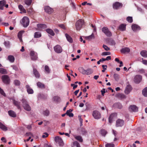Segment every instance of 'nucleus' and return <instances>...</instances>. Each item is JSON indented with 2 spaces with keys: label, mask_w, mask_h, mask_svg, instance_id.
<instances>
[{
  "label": "nucleus",
  "mask_w": 147,
  "mask_h": 147,
  "mask_svg": "<svg viewBox=\"0 0 147 147\" xmlns=\"http://www.w3.org/2000/svg\"><path fill=\"white\" fill-rule=\"evenodd\" d=\"M111 54V53L109 52H103L101 54V55L102 56L109 55Z\"/></svg>",
  "instance_id": "50"
},
{
  "label": "nucleus",
  "mask_w": 147,
  "mask_h": 147,
  "mask_svg": "<svg viewBox=\"0 0 147 147\" xmlns=\"http://www.w3.org/2000/svg\"><path fill=\"white\" fill-rule=\"evenodd\" d=\"M113 106L115 108L121 109L123 107L121 104L119 102L116 103L114 104Z\"/></svg>",
  "instance_id": "18"
},
{
  "label": "nucleus",
  "mask_w": 147,
  "mask_h": 147,
  "mask_svg": "<svg viewBox=\"0 0 147 147\" xmlns=\"http://www.w3.org/2000/svg\"><path fill=\"white\" fill-rule=\"evenodd\" d=\"M41 34L39 32H36L35 33L34 37L36 38H39L41 37Z\"/></svg>",
  "instance_id": "39"
},
{
  "label": "nucleus",
  "mask_w": 147,
  "mask_h": 147,
  "mask_svg": "<svg viewBox=\"0 0 147 147\" xmlns=\"http://www.w3.org/2000/svg\"><path fill=\"white\" fill-rule=\"evenodd\" d=\"M131 28L132 30L134 31H137L140 30V27L138 25L134 24L131 26Z\"/></svg>",
  "instance_id": "13"
},
{
  "label": "nucleus",
  "mask_w": 147,
  "mask_h": 147,
  "mask_svg": "<svg viewBox=\"0 0 147 147\" xmlns=\"http://www.w3.org/2000/svg\"><path fill=\"white\" fill-rule=\"evenodd\" d=\"M24 31H20L19 32L18 34V36L20 40L21 41H22V34L24 32Z\"/></svg>",
  "instance_id": "36"
},
{
  "label": "nucleus",
  "mask_w": 147,
  "mask_h": 147,
  "mask_svg": "<svg viewBox=\"0 0 147 147\" xmlns=\"http://www.w3.org/2000/svg\"><path fill=\"white\" fill-rule=\"evenodd\" d=\"M0 93L2 94L3 95L5 96V94L3 90L0 87Z\"/></svg>",
  "instance_id": "57"
},
{
  "label": "nucleus",
  "mask_w": 147,
  "mask_h": 147,
  "mask_svg": "<svg viewBox=\"0 0 147 147\" xmlns=\"http://www.w3.org/2000/svg\"><path fill=\"white\" fill-rule=\"evenodd\" d=\"M49 134L47 133H45L43 134L42 135V138H44L45 137H48Z\"/></svg>",
  "instance_id": "59"
},
{
  "label": "nucleus",
  "mask_w": 147,
  "mask_h": 147,
  "mask_svg": "<svg viewBox=\"0 0 147 147\" xmlns=\"http://www.w3.org/2000/svg\"><path fill=\"white\" fill-rule=\"evenodd\" d=\"M55 51L57 53H60L62 51V49L61 47L59 45H57L54 48Z\"/></svg>",
  "instance_id": "11"
},
{
  "label": "nucleus",
  "mask_w": 147,
  "mask_h": 147,
  "mask_svg": "<svg viewBox=\"0 0 147 147\" xmlns=\"http://www.w3.org/2000/svg\"><path fill=\"white\" fill-rule=\"evenodd\" d=\"M82 132L84 135H85L87 134V131L84 129H82Z\"/></svg>",
  "instance_id": "60"
},
{
  "label": "nucleus",
  "mask_w": 147,
  "mask_h": 147,
  "mask_svg": "<svg viewBox=\"0 0 147 147\" xmlns=\"http://www.w3.org/2000/svg\"><path fill=\"white\" fill-rule=\"evenodd\" d=\"M45 70L47 72L49 73L50 72V70L49 67L47 65H46L45 66Z\"/></svg>",
  "instance_id": "51"
},
{
  "label": "nucleus",
  "mask_w": 147,
  "mask_h": 147,
  "mask_svg": "<svg viewBox=\"0 0 147 147\" xmlns=\"http://www.w3.org/2000/svg\"><path fill=\"white\" fill-rule=\"evenodd\" d=\"M27 11L28 13L31 14L33 12V10L32 8L30 7L27 9Z\"/></svg>",
  "instance_id": "54"
},
{
  "label": "nucleus",
  "mask_w": 147,
  "mask_h": 147,
  "mask_svg": "<svg viewBox=\"0 0 147 147\" xmlns=\"http://www.w3.org/2000/svg\"><path fill=\"white\" fill-rule=\"evenodd\" d=\"M71 147H81L80 146L77 141H74L71 145Z\"/></svg>",
  "instance_id": "21"
},
{
  "label": "nucleus",
  "mask_w": 147,
  "mask_h": 147,
  "mask_svg": "<svg viewBox=\"0 0 147 147\" xmlns=\"http://www.w3.org/2000/svg\"><path fill=\"white\" fill-rule=\"evenodd\" d=\"M37 86L39 88H45V86L44 84L40 82H38L37 83Z\"/></svg>",
  "instance_id": "35"
},
{
  "label": "nucleus",
  "mask_w": 147,
  "mask_h": 147,
  "mask_svg": "<svg viewBox=\"0 0 147 147\" xmlns=\"http://www.w3.org/2000/svg\"><path fill=\"white\" fill-rule=\"evenodd\" d=\"M38 27L39 28H45L46 25L44 24H38L37 25Z\"/></svg>",
  "instance_id": "45"
},
{
  "label": "nucleus",
  "mask_w": 147,
  "mask_h": 147,
  "mask_svg": "<svg viewBox=\"0 0 147 147\" xmlns=\"http://www.w3.org/2000/svg\"><path fill=\"white\" fill-rule=\"evenodd\" d=\"M13 104L17 107L18 109H20V102L16 100L13 99H12Z\"/></svg>",
  "instance_id": "16"
},
{
  "label": "nucleus",
  "mask_w": 147,
  "mask_h": 147,
  "mask_svg": "<svg viewBox=\"0 0 147 147\" xmlns=\"http://www.w3.org/2000/svg\"><path fill=\"white\" fill-rule=\"evenodd\" d=\"M59 26L62 28L64 29H66V28L65 26L63 24H60L59 25Z\"/></svg>",
  "instance_id": "61"
},
{
  "label": "nucleus",
  "mask_w": 147,
  "mask_h": 147,
  "mask_svg": "<svg viewBox=\"0 0 147 147\" xmlns=\"http://www.w3.org/2000/svg\"><path fill=\"white\" fill-rule=\"evenodd\" d=\"M129 109L131 111L136 112L138 110V108L136 105H132L129 107Z\"/></svg>",
  "instance_id": "14"
},
{
  "label": "nucleus",
  "mask_w": 147,
  "mask_h": 147,
  "mask_svg": "<svg viewBox=\"0 0 147 147\" xmlns=\"http://www.w3.org/2000/svg\"><path fill=\"white\" fill-rule=\"evenodd\" d=\"M113 115L111 114V115L109 118V122L110 123H111L112 122V117Z\"/></svg>",
  "instance_id": "63"
},
{
  "label": "nucleus",
  "mask_w": 147,
  "mask_h": 147,
  "mask_svg": "<svg viewBox=\"0 0 147 147\" xmlns=\"http://www.w3.org/2000/svg\"><path fill=\"white\" fill-rule=\"evenodd\" d=\"M55 140L56 143L59 144V146H63L64 143L62 138H55Z\"/></svg>",
  "instance_id": "10"
},
{
  "label": "nucleus",
  "mask_w": 147,
  "mask_h": 147,
  "mask_svg": "<svg viewBox=\"0 0 147 147\" xmlns=\"http://www.w3.org/2000/svg\"><path fill=\"white\" fill-rule=\"evenodd\" d=\"M85 38L87 40H90L92 39L95 38V36L94 34L92 33L91 35L88 36H86Z\"/></svg>",
  "instance_id": "19"
},
{
  "label": "nucleus",
  "mask_w": 147,
  "mask_h": 147,
  "mask_svg": "<svg viewBox=\"0 0 147 147\" xmlns=\"http://www.w3.org/2000/svg\"><path fill=\"white\" fill-rule=\"evenodd\" d=\"M26 87L27 89V91L29 94H32L33 93V91L32 89L30 88L28 85H27Z\"/></svg>",
  "instance_id": "27"
},
{
  "label": "nucleus",
  "mask_w": 147,
  "mask_h": 147,
  "mask_svg": "<svg viewBox=\"0 0 147 147\" xmlns=\"http://www.w3.org/2000/svg\"><path fill=\"white\" fill-rule=\"evenodd\" d=\"M18 7L20 11H21L20 12L21 13H26V10L24 9L22 5H19L18 6Z\"/></svg>",
  "instance_id": "25"
},
{
  "label": "nucleus",
  "mask_w": 147,
  "mask_h": 147,
  "mask_svg": "<svg viewBox=\"0 0 147 147\" xmlns=\"http://www.w3.org/2000/svg\"><path fill=\"white\" fill-rule=\"evenodd\" d=\"M102 68L103 69V70L102 71V72H104L105 70L107 69V65H102Z\"/></svg>",
  "instance_id": "55"
},
{
  "label": "nucleus",
  "mask_w": 147,
  "mask_h": 147,
  "mask_svg": "<svg viewBox=\"0 0 147 147\" xmlns=\"http://www.w3.org/2000/svg\"><path fill=\"white\" fill-rule=\"evenodd\" d=\"M8 59L10 62L13 63L14 61L15 58L13 56L10 55L8 56Z\"/></svg>",
  "instance_id": "30"
},
{
  "label": "nucleus",
  "mask_w": 147,
  "mask_h": 147,
  "mask_svg": "<svg viewBox=\"0 0 147 147\" xmlns=\"http://www.w3.org/2000/svg\"><path fill=\"white\" fill-rule=\"evenodd\" d=\"M124 124V121L122 119H118L116 121V126L117 127H122Z\"/></svg>",
  "instance_id": "9"
},
{
  "label": "nucleus",
  "mask_w": 147,
  "mask_h": 147,
  "mask_svg": "<svg viewBox=\"0 0 147 147\" xmlns=\"http://www.w3.org/2000/svg\"><path fill=\"white\" fill-rule=\"evenodd\" d=\"M72 111V110L71 109H69V110H67L66 113V115H68Z\"/></svg>",
  "instance_id": "62"
},
{
  "label": "nucleus",
  "mask_w": 147,
  "mask_h": 147,
  "mask_svg": "<svg viewBox=\"0 0 147 147\" xmlns=\"http://www.w3.org/2000/svg\"><path fill=\"white\" fill-rule=\"evenodd\" d=\"M84 20L82 19H80L77 21L76 23V29L77 30H80L82 28L83 25L84 24Z\"/></svg>",
  "instance_id": "2"
},
{
  "label": "nucleus",
  "mask_w": 147,
  "mask_h": 147,
  "mask_svg": "<svg viewBox=\"0 0 147 147\" xmlns=\"http://www.w3.org/2000/svg\"><path fill=\"white\" fill-rule=\"evenodd\" d=\"M4 44L6 47H9L10 45V42L9 41H6L5 42Z\"/></svg>",
  "instance_id": "58"
},
{
  "label": "nucleus",
  "mask_w": 147,
  "mask_h": 147,
  "mask_svg": "<svg viewBox=\"0 0 147 147\" xmlns=\"http://www.w3.org/2000/svg\"><path fill=\"white\" fill-rule=\"evenodd\" d=\"M14 84L16 85L19 86L20 84V82L19 80H16L14 81Z\"/></svg>",
  "instance_id": "56"
},
{
  "label": "nucleus",
  "mask_w": 147,
  "mask_h": 147,
  "mask_svg": "<svg viewBox=\"0 0 147 147\" xmlns=\"http://www.w3.org/2000/svg\"><path fill=\"white\" fill-rule=\"evenodd\" d=\"M0 73L5 74H7V71L6 69L2 68H0Z\"/></svg>",
  "instance_id": "43"
},
{
  "label": "nucleus",
  "mask_w": 147,
  "mask_h": 147,
  "mask_svg": "<svg viewBox=\"0 0 147 147\" xmlns=\"http://www.w3.org/2000/svg\"><path fill=\"white\" fill-rule=\"evenodd\" d=\"M86 74L87 75H90L93 73V70L90 69H88L86 70Z\"/></svg>",
  "instance_id": "44"
},
{
  "label": "nucleus",
  "mask_w": 147,
  "mask_h": 147,
  "mask_svg": "<svg viewBox=\"0 0 147 147\" xmlns=\"http://www.w3.org/2000/svg\"><path fill=\"white\" fill-rule=\"evenodd\" d=\"M65 35L67 40L70 43L72 42L73 39L67 33Z\"/></svg>",
  "instance_id": "24"
},
{
  "label": "nucleus",
  "mask_w": 147,
  "mask_h": 147,
  "mask_svg": "<svg viewBox=\"0 0 147 147\" xmlns=\"http://www.w3.org/2000/svg\"><path fill=\"white\" fill-rule=\"evenodd\" d=\"M131 90V86L130 85L127 86L126 87L125 91V93L126 94H128Z\"/></svg>",
  "instance_id": "17"
},
{
  "label": "nucleus",
  "mask_w": 147,
  "mask_h": 147,
  "mask_svg": "<svg viewBox=\"0 0 147 147\" xmlns=\"http://www.w3.org/2000/svg\"><path fill=\"white\" fill-rule=\"evenodd\" d=\"M92 116L96 119H99L101 117L100 114L97 111H94L93 112Z\"/></svg>",
  "instance_id": "7"
},
{
  "label": "nucleus",
  "mask_w": 147,
  "mask_h": 147,
  "mask_svg": "<svg viewBox=\"0 0 147 147\" xmlns=\"http://www.w3.org/2000/svg\"><path fill=\"white\" fill-rule=\"evenodd\" d=\"M30 55L31 59L33 61H36L38 59L37 54V53L33 51H30Z\"/></svg>",
  "instance_id": "5"
},
{
  "label": "nucleus",
  "mask_w": 147,
  "mask_h": 147,
  "mask_svg": "<svg viewBox=\"0 0 147 147\" xmlns=\"http://www.w3.org/2000/svg\"><path fill=\"white\" fill-rule=\"evenodd\" d=\"M114 77L115 80L117 81L119 80V74H115L114 75Z\"/></svg>",
  "instance_id": "40"
},
{
  "label": "nucleus",
  "mask_w": 147,
  "mask_h": 147,
  "mask_svg": "<svg viewBox=\"0 0 147 147\" xmlns=\"http://www.w3.org/2000/svg\"><path fill=\"white\" fill-rule=\"evenodd\" d=\"M0 128L2 130L6 131L7 130V127L0 122Z\"/></svg>",
  "instance_id": "26"
},
{
  "label": "nucleus",
  "mask_w": 147,
  "mask_h": 147,
  "mask_svg": "<svg viewBox=\"0 0 147 147\" xmlns=\"http://www.w3.org/2000/svg\"><path fill=\"white\" fill-rule=\"evenodd\" d=\"M33 72L36 78H39L40 77V74L38 71L34 68H33Z\"/></svg>",
  "instance_id": "28"
},
{
  "label": "nucleus",
  "mask_w": 147,
  "mask_h": 147,
  "mask_svg": "<svg viewBox=\"0 0 147 147\" xmlns=\"http://www.w3.org/2000/svg\"><path fill=\"white\" fill-rule=\"evenodd\" d=\"M126 19L127 21L130 23H131L133 22L132 18L131 17H128Z\"/></svg>",
  "instance_id": "49"
},
{
  "label": "nucleus",
  "mask_w": 147,
  "mask_h": 147,
  "mask_svg": "<svg viewBox=\"0 0 147 147\" xmlns=\"http://www.w3.org/2000/svg\"><path fill=\"white\" fill-rule=\"evenodd\" d=\"M47 32L49 34H50L52 36H54L55 35V33L51 29H48L46 30Z\"/></svg>",
  "instance_id": "32"
},
{
  "label": "nucleus",
  "mask_w": 147,
  "mask_h": 147,
  "mask_svg": "<svg viewBox=\"0 0 147 147\" xmlns=\"http://www.w3.org/2000/svg\"><path fill=\"white\" fill-rule=\"evenodd\" d=\"M105 147H114L115 145L112 143H107L105 145Z\"/></svg>",
  "instance_id": "41"
},
{
  "label": "nucleus",
  "mask_w": 147,
  "mask_h": 147,
  "mask_svg": "<svg viewBox=\"0 0 147 147\" xmlns=\"http://www.w3.org/2000/svg\"><path fill=\"white\" fill-rule=\"evenodd\" d=\"M111 59V57L110 56H108L107 57V58L105 59L104 58H102L101 59L102 62H103L104 61H108L109 60H110Z\"/></svg>",
  "instance_id": "46"
},
{
  "label": "nucleus",
  "mask_w": 147,
  "mask_h": 147,
  "mask_svg": "<svg viewBox=\"0 0 147 147\" xmlns=\"http://www.w3.org/2000/svg\"><path fill=\"white\" fill-rule=\"evenodd\" d=\"M6 3V2L5 0H3L0 1V9L3 10V7L5 5Z\"/></svg>",
  "instance_id": "23"
},
{
  "label": "nucleus",
  "mask_w": 147,
  "mask_h": 147,
  "mask_svg": "<svg viewBox=\"0 0 147 147\" xmlns=\"http://www.w3.org/2000/svg\"><path fill=\"white\" fill-rule=\"evenodd\" d=\"M44 9L46 12L49 14H51L53 11V9L48 6L45 7Z\"/></svg>",
  "instance_id": "12"
},
{
  "label": "nucleus",
  "mask_w": 147,
  "mask_h": 147,
  "mask_svg": "<svg viewBox=\"0 0 147 147\" xmlns=\"http://www.w3.org/2000/svg\"><path fill=\"white\" fill-rule=\"evenodd\" d=\"M80 71L83 74H86V70H85L83 68L81 67L80 68Z\"/></svg>",
  "instance_id": "47"
},
{
  "label": "nucleus",
  "mask_w": 147,
  "mask_h": 147,
  "mask_svg": "<svg viewBox=\"0 0 147 147\" xmlns=\"http://www.w3.org/2000/svg\"><path fill=\"white\" fill-rule=\"evenodd\" d=\"M130 51V49L128 47H125L122 49L121 51L122 53H128Z\"/></svg>",
  "instance_id": "20"
},
{
  "label": "nucleus",
  "mask_w": 147,
  "mask_h": 147,
  "mask_svg": "<svg viewBox=\"0 0 147 147\" xmlns=\"http://www.w3.org/2000/svg\"><path fill=\"white\" fill-rule=\"evenodd\" d=\"M9 115L11 117H16V114L13 111L10 110L8 111Z\"/></svg>",
  "instance_id": "22"
},
{
  "label": "nucleus",
  "mask_w": 147,
  "mask_h": 147,
  "mask_svg": "<svg viewBox=\"0 0 147 147\" xmlns=\"http://www.w3.org/2000/svg\"><path fill=\"white\" fill-rule=\"evenodd\" d=\"M103 47L107 51H109L110 50L109 47H108L107 45H103Z\"/></svg>",
  "instance_id": "52"
},
{
  "label": "nucleus",
  "mask_w": 147,
  "mask_h": 147,
  "mask_svg": "<svg viewBox=\"0 0 147 147\" xmlns=\"http://www.w3.org/2000/svg\"><path fill=\"white\" fill-rule=\"evenodd\" d=\"M22 105L24 109L26 111H29L31 110V108L26 99L23 98L21 100Z\"/></svg>",
  "instance_id": "1"
},
{
  "label": "nucleus",
  "mask_w": 147,
  "mask_h": 147,
  "mask_svg": "<svg viewBox=\"0 0 147 147\" xmlns=\"http://www.w3.org/2000/svg\"><path fill=\"white\" fill-rule=\"evenodd\" d=\"M142 62L144 64L147 65V60H142Z\"/></svg>",
  "instance_id": "64"
},
{
  "label": "nucleus",
  "mask_w": 147,
  "mask_h": 147,
  "mask_svg": "<svg viewBox=\"0 0 147 147\" xmlns=\"http://www.w3.org/2000/svg\"><path fill=\"white\" fill-rule=\"evenodd\" d=\"M141 55L144 57H147V51H142L140 52Z\"/></svg>",
  "instance_id": "31"
},
{
  "label": "nucleus",
  "mask_w": 147,
  "mask_h": 147,
  "mask_svg": "<svg viewBox=\"0 0 147 147\" xmlns=\"http://www.w3.org/2000/svg\"><path fill=\"white\" fill-rule=\"evenodd\" d=\"M102 31L107 36H111L112 35L111 32L107 27H104L102 28Z\"/></svg>",
  "instance_id": "6"
},
{
  "label": "nucleus",
  "mask_w": 147,
  "mask_h": 147,
  "mask_svg": "<svg viewBox=\"0 0 147 147\" xmlns=\"http://www.w3.org/2000/svg\"><path fill=\"white\" fill-rule=\"evenodd\" d=\"M78 118L80 123V126H81L82 125L83 119H82L81 116H79Z\"/></svg>",
  "instance_id": "53"
},
{
  "label": "nucleus",
  "mask_w": 147,
  "mask_h": 147,
  "mask_svg": "<svg viewBox=\"0 0 147 147\" xmlns=\"http://www.w3.org/2000/svg\"><path fill=\"white\" fill-rule=\"evenodd\" d=\"M1 79L5 84H9L10 80L9 77L7 75H4L3 76L1 77Z\"/></svg>",
  "instance_id": "4"
},
{
  "label": "nucleus",
  "mask_w": 147,
  "mask_h": 147,
  "mask_svg": "<svg viewBox=\"0 0 147 147\" xmlns=\"http://www.w3.org/2000/svg\"><path fill=\"white\" fill-rule=\"evenodd\" d=\"M53 99L55 101L58 102L60 101V98L59 96H55L53 97Z\"/></svg>",
  "instance_id": "37"
},
{
  "label": "nucleus",
  "mask_w": 147,
  "mask_h": 147,
  "mask_svg": "<svg viewBox=\"0 0 147 147\" xmlns=\"http://www.w3.org/2000/svg\"><path fill=\"white\" fill-rule=\"evenodd\" d=\"M22 23L24 27H26L29 24V20L27 17H24L22 20Z\"/></svg>",
  "instance_id": "3"
},
{
  "label": "nucleus",
  "mask_w": 147,
  "mask_h": 147,
  "mask_svg": "<svg viewBox=\"0 0 147 147\" xmlns=\"http://www.w3.org/2000/svg\"><path fill=\"white\" fill-rule=\"evenodd\" d=\"M142 79V76L139 75H137L134 78V81L135 83L138 84L141 81Z\"/></svg>",
  "instance_id": "8"
},
{
  "label": "nucleus",
  "mask_w": 147,
  "mask_h": 147,
  "mask_svg": "<svg viewBox=\"0 0 147 147\" xmlns=\"http://www.w3.org/2000/svg\"><path fill=\"white\" fill-rule=\"evenodd\" d=\"M100 133L102 136L105 137L107 134V132L105 129H102L100 130Z\"/></svg>",
  "instance_id": "29"
},
{
  "label": "nucleus",
  "mask_w": 147,
  "mask_h": 147,
  "mask_svg": "<svg viewBox=\"0 0 147 147\" xmlns=\"http://www.w3.org/2000/svg\"><path fill=\"white\" fill-rule=\"evenodd\" d=\"M25 137L30 138L34 137V136L31 133L29 132L26 133Z\"/></svg>",
  "instance_id": "42"
},
{
  "label": "nucleus",
  "mask_w": 147,
  "mask_h": 147,
  "mask_svg": "<svg viewBox=\"0 0 147 147\" xmlns=\"http://www.w3.org/2000/svg\"><path fill=\"white\" fill-rule=\"evenodd\" d=\"M24 2L26 4L28 5H29L31 4L32 0H25Z\"/></svg>",
  "instance_id": "48"
},
{
  "label": "nucleus",
  "mask_w": 147,
  "mask_h": 147,
  "mask_svg": "<svg viewBox=\"0 0 147 147\" xmlns=\"http://www.w3.org/2000/svg\"><path fill=\"white\" fill-rule=\"evenodd\" d=\"M42 113L44 116H48L49 114V111L48 110H46L43 111Z\"/></svg>",
  "instance_id": "38"
},
{
  "label": "nucleus",
  "mask_w": 147,
  "mask_h": 147,
  "mask_svg": "<svg viewBox=\"0 0 147 147\" xmlns=\"http://www.w3.org/2000/svg\"><path fill=\"white\" fill-rule=\"evenodd\" d=\"M142 93L144 96L147 97V86L143 89Z\"/></svg>",
  "instance_id": "33"
},
{
  "label": "nucleus",
  "mask_w": 147,
  "mask_h": 147,
  "mask_svg": "<svg viewBox=\"0 0 147 147\" xmlns=\"http://www.w3.org/2000/svg\"><path fill=\"white\" fill-rule=\"evenodd\" d=\"M122 6V4L118 2H116L113 5V8L115 9H117Z\"/></svg>",
  "instance_id": "15"
},
{
  "label": "nucleus",
  "mask_w": 147,
  "mask_h": 147,
  "mask_svg": "<svg viewBox=\"0 0 147 147\" xmlns=\"http://www.w3.org/2000/svg\"><path fill=\"white\" fill-rule=\"evenodd\" d=\"M119 29L122 31H123L125 30V25L122 24H121L119 26Z\"/></svg>",
  "instance_id": "34"
}]
</instances>
